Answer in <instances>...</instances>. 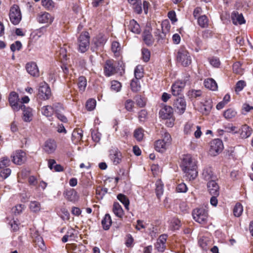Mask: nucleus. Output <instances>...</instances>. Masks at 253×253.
I'll use <instances>...</instances> for the list:
<instances>
[{"label":"nucleus","instance_id":"f257e3e1","mask_svg":"<svg viewBox=\"0 0 253 253\" xmlns=\"http://www.w3.org/2000/svg\"><path fill=\"white\" fill-rule=\"evenodd\" d=\"M182 170L189 180H193L198 175L196 161L190 155H185L183 156L181 164Z\"/></svg>","mask_w":253,"mask_h":253},{"label":"nucleus","instance_id":"f03ea898","mask_svg":"<svg viewBox=\"0 0 253 253\" xmlns=\"http://www.w3.org/2000/svg\"><path fill=\"white\" fill-rule=\"evenodd\" d=\"M177 62L184 67L189 66L192 63L191 57L184 46H180L176 52Z\"/></svg>","mask_w":253,"mask_h":253},{"label":"nucleus","instance_id":"7ed1b4c3","mask_svg":"<svg viewBox=\"0 0 253 253\" xmlns=\"http://www.w3.org/2000/svg\"><path fill=\"white\" fill-rule=\"evenodd\" d=\"M163 139L157 140L155 143V150L159 152L163 153L166 151L171 141L170 135L167 132H164L162 134Z\"/></svg>","mask_w":253,"mask_h":253},{"label":"nucleus","instance_id":"20e7f679","mask_svg":"<svg viewBox=\"0 0 253 253\" xmlns=\"http://www.w3.org/2000/svg\"><path fill=\"white\" fill-rule=\"evenodd\" d=\"M90 36L88 32H82L78 38V50L82 53L86 52L89 46Z\"/></svg>","mask_w":253,"mask_h":253},{"label":"nucleus","instance_id":"39448f33","mask_svg":"<svg viewBox=\"0 0 253 253\" xmlns=\"http://www.w3.org/2000/svg\"><path fill=\"white\" fill-rule=\"evenodd\" d=\"M9 17L10 22L14 25H18L22 19V13L18 5L14 4L10 8Z\"/></svg>","mask_w":253,"mask_h":253},{"label":"nucleus","instance_id":"423d86ee","mask_svg":"<svg viewBox=\"0 0 253 253\" xmlns=\"http://www.w3.org/2000/svg\"><path fill=\"white\" fill-rule=\"evenodd\" d=\"M192 215L196 222L204 224L206 223L208 218V211L203 208H197L193 210Z\"/></svg>","mask_w":253,"mask_h":253},{"label":"nucleus","instance_id":"0eeeda50","mask_svg":"<svg viewBox=\"0 0 253 253\" xmlns=\"http://www.w3.org/2000/svg\"><path fill=\"white\" fill-rule=\"evenodd\" d=\"M223 148L222 141L220 139H213L210 143L209 154L211 156H216L222 151Z\"/></svg>","mask_w":253,"mask_h":253},{"label":"nucleus","instance_id":"6e6552de","mask_svg":"<svg viewBox=\"0 0 253 253\" xmlns=\"http://www.w3.org/2000/svg\"><path fill=\"white\" fill-rule=\"evenodd\" d=\"M51 92L48 85L45 83L40 84L38 89V97L43 100H47L51 96Z\"/></svg>","mask_w":253,"mask_h":253},{"label":"nucleus","instance_id":"1a4fd4ad","mask_svg":"<svg viewBox=\"0 0 253 253\" xmlns=\"http://www.w3.org/2000/svg\"><path fill=\"white\" fill-rule=\"evenodd\" d=\"M173 107L177 113L180 115L184 113L186 110V102L183 96H179L174 100Z\"/></svg>","mask_w":253,"mask_h":253},{"label":"nucleus","instance_id":"9d476101","mask_svg":"<svg viewBox=\"0 0 253 253\" xmlns=\"http://www.w3.org/2000/svg\"><path fill=\"white\" fill-rule=\"evenodd\" d=\"M103 68L104 74L106 77H110L117 72L113 60L109 59L106 60L104 65Z\"/></svg>","mask_w":253,"mask_h":253},{"label":"nucleus","instance_id":"9b49d317","mask_svg":"<svg viewBox=\"0 0 253 253\" xmlns=\"http://www.w3.org/2000/svg\"><path fill=\"white\" fill-rule=\"evenodd\" d=\"M11 158L12 162L15 164L21 165L26 161V154L22 150H19L13 153Z\"/></svg>","mask_w":253,"mask_h":253},{"label":"nucleus","instance_id":"f8f14e48","mask_svg":"<svg viewBox=\"0 0 253 253\" xmlns=\"http://www.w3.org/2000/svg\"><path fill=\"white\" fill-rule=\"evenodd\" d=\"M185 86V82L182 81L175 82L171 86V93L173 96H182V91Z\"/></svg>","mask_w":253,"mask_h":253},{"label":"nucleus","instance_id":"ddd939ff","mask_svg":"<svg viewBox=\"0 0 253 253\" xmlns=\"http://www.w3.org/2000/svg\"><path fill=\"white\" fill-rule=\"evenodd\" d=\"M109 158L114 165H117L122 161V153L117 148H113L109 151Z\"/></svg>","mask_w":253,"mask_h":253},{"label":"nucleus","instance_id":"4468645a","mask_svg":"<svg viewBox=\"0 0 253 253\" xmlns=\"http://www.w3.org/2000/svg\"><path fill=\"white\" fill-rule=\"evenodd\" d=\"M18 94L15 92H11L9 95V104L14 111H18L20 109L21 104L19 101Z\"/></svg>","mask_w":253,"mask_h":253},{"label":"nucleus","instance_id":"2eb2a0df","mask_svg":"<svg viewBox=\"0 0 253 253\" xmlns=\"http://www.w3.org/2000/svg\"><path fill=\"white\" fill-rule=\"evenodd\" d=\"M238 130V136L241 139H246L249 137L253 131L252 128L246 124L242 125Z\"/></svg>","mask_w":253,"mask_h":253},{"label":"nucleus","instance_id":"dca6fc26","mask_svg":"<svg viewBox=\"0 0 253 253\" xmlns=\"http://www.w3.org/2000/svg\"><path fill=\"white\" fill-rule=\"evenodd\" d=\"M37 19L39 22L48 25L52 23L54 17L48 12H42L38 14Z\"/></svg>","mask_w":253,"mask_h":253},{"label":"nucleus","instance_id":"f3484780","mask_svg":"<svg viewBox=\"0 0 253 253\" xmlns=\"http://www.w3.org/2000/svg\"><path fill=\"white\" fill-rule=\"evenodd\" d=\"M168 236L167 234H162L159 236L155 244L156 249L159 252H163L166 249V243Z\"/></svg>","mask_w":253,"mask_h":253},{"label":"nucleus","instance_id":"a211bd4d","mask_svg":"<svg viewBox=\"0 0 253 253\" xmlns=\"http://www.w3.org/2000/svg\"><path fill=\"white\" fill-rule=\"evenodd\" d=\"M107 41V37L102 33H100L92 40V43L96 48L102 47Z\"/></svg>","mask_w":253,"mask_h":253},{"label":"nucleus","instance_id":"6ab92c4d","mask_svg":"<svg viewBox=\"0 0 253 253\" xmlns=\"http://www.w3.org/2000/svg\"><path fill=\"white\" fill-rule=\"evenodd\" d=\"M55 107V114L56 117L61 122L63 123H67L68 120L67 118L63 114L64 110L62 105L59 103H54Z\"/></svg>","mask_w":253,"mask_h":253},{"label":"nucleus","instance_id":"aec40b11","mask_svg":"<svg viewBox=\"0 0 253 253\" xmlns=\"http://www.w3.org/2000/svg\"><path fill=\"white\" fill-rule=\"evenodd\" d=\"M56 147V143L54 140L48 139L44 142L43 149L46 153L51 154L55 151Z\"/></svg>","mask_w":253,"mask_h":253},{"label":"nucleus","instance_id":"412c9836","mask_svg":"<svg viewBox=\"0 0 253 253\" xmlns=\"http://www.w3.org/2000/svg\"><path fill=\"white\" fill-rule=\"evenodd\" d=\"M160 118L163 119H170L173 116V109L169 106H165L159 112Z\"/></svg>","mask_w":253,"mask_h":253},{"label":"nucleus","instance_id":"4be33fe9","mask_svg":"<svg viewBox=\"0 0 253 253\" xmlns=\"http://www.w3.org/2000/svg\"><path fill=\"white\" fill-rule=\"evenodd\" d=\"M202 176L206 181H210L216 179V176L212 168L210 167H206L203 169Z\"/></svg>","mask_w":253,"mask_h":253},{"label":"nucleus","instance_id":"5701e85b","mask_svg":"<svg viewBox=\"0 0 253 253\" xmlns=\"http://www.w3.org/2000/svg\"><path fill=\"white\" fill-rule=\"evenodd\" d=\"M63 195L65 198L70 202H75L77 201L79 199L77 192L74 189L66 190L64 192Z\"/></svg>","mask_w":253,"mask_h":253},{"label":"nucleus","instance_id":"b1692460","mask_svg":"<svg viewBox=\"0 0 253 253\" xmlns=\"http://www.w3.org/2000/svg\"><path fill=\"white\" fill-rule=\"evenodd\" d=\"M208 191L211 195H219V186L215 182V179L210 180L207 184Z\"/></svg>","mask_w":253,"mask_h":253},{"label":"nucleus","instance_id":"393cba45","mask_svg":"<svg viewBox=\"0 0 253 253\" xmlns=\"http://www.w3.org/2000/svg\"><path fill=\"white\" fill-rule=\"evenodd\" d=\"M27 72L33 77L39 76V71L36 63L32 62L28 63L26 66Z\"/></svg>","mask_w":253,"mask_h":253},{"label":"nucleus","instance_id":"a878e982","mask_svg":"<svg viewBox=\"0 0 253 253\" xmlns=\"http://www.w3.org/2000/svg\"><path fill=\"white\" fill-rule=\"evenodd\" d=\"M212 107V101L210 99L206 100L204 103H201L199 111L203 114L208 115Z\"/></svg>","mask_w":253,"mask_h":253},{"label":"nucleus","instance_id":"bb28decb","mask_svg":"<svg viewBox=\"0 0 253 253\" xmlns=\"http://www.w3.org/2000/svg\"><path fill=\"white\" fill-rule=\"evenodd\" d=\"M20 109L23 111L24 121L27 122H30L33 116L32 109L23 104L21 105Z\"/></svg>","mask_w":253,"mask_h":253},{"label":"nucleus","instance_id":"cd10ccee","mask_svg":"<svg viewBox=\"0 0 253 253\" xmlns=\"http://www.w3.org/2000/svg\"><path fill=\"white\" fill-rule=\"evenodd\" d=\"M143 40L145 43L148 46L153 45L154 39L149 30H145L142 34Z\"/></svg>","mask_w":253,"mask_h":253},{"label":"nucleus","instance_id":"c85d7f7f","mask_svg":"<svg viewBox=\"0 0 253 253\" xmlns=\"http://www.w3.org/2000/svg\"><path fill=\"white\" fill-rule=\"evenodd\" d=\"M41 112L42 115L47 118L51 117L54 113H55L54 103L52 106L46 105L44 106L41 108Z\"/></svg>","mask_w":253,"mask_h":253},{"label":"nucleus","instance_id":"c756f323","mask_svg":"<svg viewBox=\"0 0 253 253\" xmlns=\"http://www.w3.org/2000/svg\"><path fill=\"white\" fill-rule=\"evenodd\" d=\"M231 19L234 24L241 25L245 23V20L242 14L234 11L231 15Z\"/></svg>","mask_w":253,"mask_h":253},{"label":"nucleus","instance_id":"7c9ffc66","mask_svg":"<svg viewBox=\"0 0 253 253\" xmlns=\"http://www.w3.org/2000/svg\"><path fill=\"white\" fill-rule=\"evenodd\" d=\"M128 27V29L134 34H138L141 32L139 25L134 19L131 20L129 21Z\"/></svg>","mask_w":253,"mask_h":253},{"label":"nucleus","instance_id":"2f4dec72","mask_svg":"<svg viewBox=\"0 0 253 253\" xmlns=\"http://www.w3.org/2000/svg\"><path fill=\"white\" fill-rule=\"evenodd\" d=\"M205 86L211 90L215 91L217 89V84L216 82L211 78H208L204 81Z\"/></svg>","mask_w":253,"mask_h":253},{"label":"nucleus","instance_id":"473e14b6","mask_svg":"<svg viewBox=\"0 0 253 253\" xmlns=\"http://www.w3.org/2000/svg\"><path fill=\"white\" fill-rule=\"evenodd\" d=\"M113 211L119 218H122L124 214V211L121 206L117 202H115L113 204Z\"/></svg>","mask_w":253,"mask_h":253},{"label":"nucleus","instance_id":"72a5a7b5","mask_svg":"<svg viewBox=\"0 0 253 253\" xmlns=\"http://www.w3.org/2000/svg\"><path fill=\"white\" fill-rule=\"evenodd\" d=\"M83 136V131L81 129H75L72 133V140L75 142L77 143L82 139Z\"/></svg>","mask_w":253,"mask_h":253},{"label":"nucleus","instance_id":"f704fd0d","mask_svg":"<svg viewBox=\"0 0 253 253\" xmlns=\"http://www.w3.org/2000/svg\"><path fill=\"white\" fill-rule=\"evenodd\" d=\"M101 224L103 228L107 230L110 228L112 224V220L110 215L109 214H106L102 220Z\"/></svg>","mask_w":253,"mask_h":253},{"label":"nucleus","instance_id":"c9c22d12","mask_svg":"<svg viewBox=\"0 0 253 253\" xmlns=\"http://www.w3.org/2000/svg\"><path fill=\"white\" fill-rule=\"evenodd\" d=\"M161 29H157L154 32L155 36L158 42L162 43L166 39V35L163 31L162 27Z\"/></svg>","mask_w":253,"mask_h":253},{"label":"nucleus","instance_id":"e433bc0d","mask_svg":"<svg viewBox=\"0 0 253 253\" xmlns=\"http://www.w3.org/2000/svg\"><path fill=\"white\" fill-rule=\"evenodd\" d=\"M33 241L35 243L36 247H38L42 251H44L45 250V247L44 245V243L42 238L41 236L38 235L33 239Z\"/></svg>","mask_w":253,"mask_h":253},{"label":"nucleus","instance_id":"4c0bfd02","mask_svg":"<svg viewBox=\"0 0 253 253\" xmlns=\"http://www.w3.org/2000/svg\"><path fill=\"white\" fill-rule=\"evenodd\" d=\"M56 164V161L53 159H49L48 162V166L50 169L53 168L55 171L57 172L62 171L64 170L63 167L59 164H57L53 167V165Z\"/></svg>","mask_w":253,"mask_h":253},{"label":"nucleus","instance_id":"58836bf2","mask_svg":"<svg viewBox=\"0 0 253 253\" xmlns=\"http://www.w3.org/2000/svg\"><path fill=\"white\" fill-rule=\"evenodd\" d=\"M156 193L157 197L160 198L164 192V185L160 179L156 182Z\"/></svg>","mask_w":253,"mask_h":253},{"label":"nucleus","instance_id":"ea45409f","mask_svg":"<svg viewBox=\"0 0 253 253\" xmlns=\"http://www.w3.org/2000/svg\"><path fill=\"white\" fill-rule=\"evenodd\" d=\"M87 84L86 78L84 76H81L78 79V86L80 91L83 92L85 90Z\"/></svg>","mask_w":253,"mask_h":253},{"label":"nucleus","instance_id":"a19ab883","mask_svg":"<svg viewBox=\"0 0 253 253\" xmlns=\"http://www.w3.org/2000/svg\"><path fill=\"white\" fill-rule=\"evenodd\" d=\"M198 23L202 28H207L209 25V20L207 16L203 15L198 17Z\"/></svg>","mask_w":253,"mask_h":253},{"label":"nucleus","instance_id":"79ce46f5","mask_svg":"<svg viewBox=\"0 0 253 253\" xmlns=\"http://www.w3.org/2000/svg\"><path fill=\"white\" fill-rule=\"evenodd\" d=\"M117 199L124 205L126 210H129V201L128 198L123 194H119Z\"/></svg>","mask_w":253,"mask_h":253},{"label":"nucleus","instance_id":"37998d69","mask_svg":"<svg viewBox=\"0 0 253 253\" xmlns=\"http://www.w3.org/2000/svg\"><path fill=\"white\" fill-rule=\"evenodd\" d=\"M196 128V126L193 124L188 122L187 123L184 128V132L185 134H191Z\"/></svg>","mask_w":253,"mask_h":253},{"label":"nucleus","instance_id":"c03bdc74","mask_svg":"<svg viewBox=\"0 0 253 253\" xmlns=\"http://www.w3.org/2000/svg\"><path fill=\"white\" fill-rule=\"evenodd\" d=\"M181 226V221L178 218H174L170 222L169 228L171 230L174 231L178 230Z\"/></svg>","mask_w":253,"mask_h":253},{"label":"nucleus","instance_id":"a18cd8bd","mask_svg":"<svg viewBox=\"0 0 253 253\" xmlns=\"http://www.w3.org/2000/svg\"><path fill=\"white\" fill-rule=\"evenodd\" d=\"M133 9L134 11L137 14H141L142 12L141 0H138L130 4Z\"/></svg>","mask_w":253,"mask_h":253},{"label":"nucleus","instance_id":"49530a36","mask_svg":"<svg viewBox=\"0 0 253 253\" xmlns=\"http://www.w3.org/2000/svg\"><path fill=\"white\" fill-rule=\"evenodd\" d=\"M237 112L232 109H228L224 111V117L227 120L231 119L235 117Z\"/></svg>","mask_w":253,"mask_h":253},{"label":"nucleus","instance_id":"de8ad7c7","mask_svg":"<svg viewBox=\"0 0 253 253\" xmlns=\"http://www.w3.org/2000/svg\"><path fill=\"white\" fill-rule=\"evenodd\" d=\"M243 211L242 205L240 203H237L233 209L234 215L236 217H239L242 214Z\"/></svg>","mask_w":253,"mask_h":253},{"label":"nucleus","instance_id":"09e8293b","mask_svg":"<svg viewBox=\"0 0 253 253\" xmlns=\"http://www.w3.org/2000/svg\"><path fill=\"white\" fill-rule=\"evenodd\" d=\"M202 94L201 90L191 89L188 92V96L191 99L196 98L201 96Z\"/></svg>","mask_w":253,"mask_h":253},{"label":"nucleus","instance_id":"8fccbe9b","mask_svg":"<svg viewBox=\"0 0 253 253\" xmlns=\"http://www.w3.org/2000/svg\"><path fill=\"white\" fill-rule=\"evenodd\" d=\"M224 128L225 131L228 133H231L233 134H238L239 128L232 124H229L228 125L225 126Z\"/></svg>","mask_w":253,"mask_h":253},{"label":"nucleus","instance_id":"3c124183","mask_svg":"<svg viewBox=\"0 0 253 253\" xmlns=\"http://www.w3.org/2000/svg\"><path fill=\"white\" fill-rule=\"evenodd\" d=\"M139 79L135 78L132 80L130 83V86L132 90L134 92L138 91L140 88L139 83Z\"/></svg>","mask_w":253,"mask_h":253},{"label":"nucleus","instance_id":"603ef678","mask_svg":"<svg viewBox=\"0 0 253 253\" xmlns=\"http://www.w3.org/2000/svg\"><path fill=\"white\" fill-rule=\"evenodd\" d=\"M135 78L141 79L143 77V68L142 66H137L134 70Z\"/></svg>","mask_w":253,"mask_h":253},{"label":"nucleus","instance_id":"864d4df0","mask_svg":"<svg viewBox=\"0 0 253 253\" xmlns=\"http://www.w3.org/2000/svg\"><path fill=\"white\" fill-rule=\"evenodd\" d=\"M42 4L47 10L52 9L54 7V3L52 0H42Z\"/></svg>","mask_w":253,"mask_h":253},{"label":"nucleus","instance_id":"5fc2aeb1","mask_svg":"<svg viewBox=\"0 0 253 253\" xmlns=\"http://www.w3.org/2000/svg\"><path fill=\"white\" fill-rule=\"evenodd\" d=\"M134 136L137 141H141L144 136L143 129L139 128L135 130L134 132Z\"/></svg>","mask_w":253,"mask_h":253},{"label":"nucleus","instance_id":"6e6d98bb","mask_svg":"<svg viewBox=\"0 0 253 253\" xmlns=\"http://www.w3.org/2000/svg\"><path fill=\"white\" fill-rule=\"evenodd\" d=\"M142 59V60L147 62L150 60V51L149 49L146 48H143L141 50Z\"/></svg>","mask_w":253,"mask_h":253},{"label":"nucleus","instance_id":"4d7b16f0","mask_svg":"<svg viewBox=\"0 0 253 253\" xmlns=\"http://www.w3.org/2000/svg\"><path fill=\"white\" fill-rule=\"evenodd\" d=\"M30 209L33 212H38L41 209V204L38 202L32 201L30 203Z\"/></svg>","mask_w":253,"mask_h":253},{"label":"nucleus","instance_id":"13d9d810","mask_svg":"<svg viewBox=\"0 0 253 253\" xmlns=\"http://www.w3.org/2000/svg\"><path fill=\"white\" fill-rule=\"evenodd\" d=\"M121 46L117 42H113L112 43V50L115 53L116 56L119 55V52L121 50Z\"/></svg>","mask_w":253,"mask_h":253},{"label":"nucleus","instance_id":"bf43d9fd","mask_svg":"<svg viewBox=\"0 0 253 253\" xmlns=\"http://www.w3.org/2000/svg\"><path fill=\"white\" fill-rule=\"evenodd\" d=\"M121 87V84L118 81H113L111 82V89L112 91L119 92L120 91Z\"/></svg>","mask_w":253,"mask_h":253},{"label":"nucleus","instance_id":"052dcab7","mask_svg":"<svg viewBox=\"0 0 253 253\" xmlns=\"http://www.w3.org/2000/svg\"><path fill=\"white\" fill-rule=\"evenodd\" d=\"M96 105V101L93 99L88 100L86 103V108L87 110L91 111L93 110Z\"/></svg>","mask_w":253,"mask_h":253},{"label":"nucleus","instance_id":"680f3d73","mask_svg":"<svg viewBox=\"0 0 253 253\" xmlns=\"http://www.w3.org/2000/svg\"><path fill=\"white\" fill-rule=\"evenodd\" d=\"M125 239L126 246L128 248L132 247L133 246L134 242L132 236L129 234H127L126 236Z\"/></svg>","mask_w":253,"mask_h":253},{"label":"nucleus","instance_id":"e2e57ef3","mask_svg":"<svg viewBox=\"0 0 253 253\" xmlns=\"http://www.w3.org/2000/svg\"><path fill=\"white\" fill-rule=\"evenodd\" d=\"M209 61L211 65L214 67L217 68L220 64L219 59L217 57H213L211 58H209Z\"/></svg>","mask_w":253,"mask_h":253},{"label":"nucleus","instance_id":"0e129e2a","mask_svg":"<svg viewBox=\"0 0 253 253\" xmlns=\"http://www.w3.org/2000/svg\"><path fill=\"white\" fill-rule=\"evenodd\" d=\"M134 102L131 99H127L126 101L125 106L126 110L128 111H132L134 107Z\"/></svg>","mask_w":253,"mask_h":253},{"label":"nucleus","instance_id":"69168bd1","mask_svg":"<svg viewBox=\"0 0 253 253\" xmlns=\"http://www.w3.org/2000/svg\"><path fill=\"white\" fill-rule=\"evenodd\" d=\"M11 171V169L8 168L2 169L0 172V177H1L2 179L6 178L10 174Z\"/></svg>","mask_w":253,"mask_h":253},{"label":"nucleus","instance_id":"338daca9","mask_svg":"<svg viewBox=\"0 0 253 253\" xmlns=\"http://www.w3.org/2000/svg\"><path fill=\"white\" fill-rule=\"evenodd\" d=\"M22 47V44L19 41H16L14 43L10 45V49L14 52L16 50H19Z\"/></svg>","mask_w":253,"mask_h":253},{"label":"nucleus","instance_id":"774afa93","mask_svg":"<svg viewBox=\"0 0 253 253\" xmlns=\"http://www.w3.org/2000/svg\"><path fill=\"white\" fill-rule=\"evenodd\" d=\"M147 112L145 110H141L138 113V119L140 122H144L147 118Z\"/></svg>","mask_w":253,"mask_h":253}]
</instances>
